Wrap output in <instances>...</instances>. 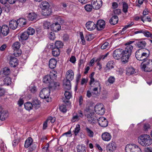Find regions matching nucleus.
<instances>
[{
	"mask_svg": "<svg viewBox=\"0 0 152 152\" xmlns=\"http://www.w3.org/2000/svg\"><path fill=\"white\" fill-rule=\"evenodd\" d=\"M102 138L103 140L104 141H109L111 140L112 136L110 133L105 132L102 134Z\"/></svg>",
	"mask_w": 152,
	"mask_h": 152,
	"instance_id": "18",
	"label": "nucleus"
},
{
	"mask_svg": "<svg viewBox=\"0 0 152 152\" xmlns=\"http://www.w3.org/2000/svg\"><path fill=\"white\" fill-rule=\"evenodd\" d=\"M1 31L4 36L7 35L9 32V27L7 25H4L1 28Z\"/></svg>",
	"mask_w": 152,
	"mask_h": 152,
	"instance_id": "22",
	"label": "nucleus"
},
{
	"mask_svg": "<svg viewBox=\"0 0 152 152\" xmlns=\"http://www.w3.org/2000/svg\"><path fill=\"white\" fill-rule=\"evenodd\" d=\"M49 88H45L41 90L40 92L39 96L42 99L49 98L50 93Z\"/></svg>",
	"mask_w": 152,
	"mask_h": 152,
	"instance_id": "6",
	"label": "nucleus"
},
{
	"mask_svg": "<svg viewBox=\"0 0 152 152\" xmlns=\"http://www.w3.org/2000/svg\"><path fill=\"white\" fill-rule=\"evenodd\" d=\"M91 4L93 9L98 10L102 6V0H92Z\"/></svg>",
	"mask_w": 152,
	"mask_h": 152,
	"instance_id": "11",
	"label": "nucleus"
},
{
	"mask_svg": "<svg viewBox=\"0 0 152 152\" xmlns=\"http://www.w3.org/2000/svg\"><path fill=\"white\" fill-rule=\"evenodd\" d=\"M85 130L87 133L88 135L90 137H92L94 136V132L88 127L85 128Z\"/></svg>",
	"mask_w": 152,
	"mask_h": 152,
	"instance_id": "42",
	"label": "nucleus"
},
{
	"mask_svg": "<svg viewBox=\"0 0 152 152\" xmlns=\"http://www.w3.org/2000/svg\"><path fill=\"white\" fill-rule=\"evenodd\" d=\"M108 81L110 83H113L115 81V78L114 76H111L108 79Z\"/></svg>",
	"mask_w": 152,
	"mask_h": 152,
	"instance_id": "58",
	"label": "nucleus"
},
{
	"mask_svg": "<svg viewBox=\"0 0 152 152\" xmlns=\"http://www.w3.org/2000/svg\"><path fill=\"white\" fill-rule=\"evenodd\" d=\"M49 75L50 77L51 80L54 81L57 78V72L56 70H53L50 72Z\"/></svg>",
	"mask_w": 152,
	"mask_h": 152,
	"instance_id": "35",
	"label": "nucleus"
},
{
	"mask_svg": "<svg viewBox=\"0 0 152 152\" xmlns=\"http://www.w3.org/2000/svg\"><path fill=\"white\" fill-rule=\"evenodd\" d=\"M64 95L67 99L65 100H63V102L65 103H68L69 102V99L72 96L71 93L69 91H66L64 93Z\"/></svg>",
	"mask_w": 152,
	"mask_h": 152,
	"instance_id": "40",
	"label": "nucleus"
},
{
	"mask_svg": "<svg viewBox=\"0 0 152 152\" xmlns=\"http://www.w3.org/2000/svg\"><path fill=\"white\" fill-rule=\"evenodd\" d=\"M86 147L82 144L77 145L76 147L77 152H86Z\"/></svg>",
	"mask_w": 152,
	"mask_h": 152,
	"instance_id": "28",
	"label": "nucleus"
},
{
	"mask_svg": "<svg viewBox=\"0 0 152 152\" xmlns=\"http://www.w3.org/2000/svg\"><path fill=\"white\" fill-rule=\"evenodd\" d=\"M50 45H53V46L59 49L62 48L64 45L63 43L60 41H57L56 42L55 44L53 43H51Z\"/></svg>",
	"mask_w": 152,
	"mask_h": 152,
	"instance_id": "34",
	"label": "nucleus"
},
{
	"mask_svg": "<svg viewBox=\"0 0 152 152\" xmlns=\"http://www.w3.org/2000/svg\"><path fill=\"white\" fill-rule=\"evenodd\" d=\"M48 86L50 90L58 89L59 88L60 83L58 82L54 83L53 81L52 84L48 85Z\"/></svg>",
	"mask_w": 152,
	"mask_h": 152,
	"instance_id": "29",
	"label": "nucleus"
},
{
	"mask_svg": "<svg viewBox=\"0 0 152 152\" xmlns=\"http://www.w3.org/2000/svg\"><path fill=\"white\" fill-rule=\"evenodd\" d=\"M134 24L133 22H132L130 24L126 26L124 28L122 29V31L120 32V34H124L125 33V31L128 28L130 27L131 26H132Z\"/></svg>",
	"mask_w": 152,
	"mask_h": 152,
	"instance_id": "48",
	"label": "nucleus"
},
{
	"mask_svg": "<svg viewBox=\"0 0 152 152\" xmlns=\"http://www.w3.org/2000/svg\"><path fill=\"white\" fill-rule=\"evenodd\" d=\"M126 72V73L127 75H132L134 73L135 70L133 67H130L127 69Z\"/></svg>",
	"mask_w": 152,
	"mask_h": 152,
	"instance_id": "43",
	"label": "nucleus"
},
{
	"mask_svg": "<svg viewBox=\"0 0 152 152\" xmlns=\"http://www.w3.org/2000/svg\"><path fill=\"white\" fill-rule=\"evenodd\" d=\"M142 69L145 72L152 71V60L147 59L144 61L141 64Z\"/></svg>",
	"mask_w": 152,
	"mask_h": 152,
	"instance_id": "4",
	"label": "nucleus"
},
{
	"mask_svg": "<svg viewBox=\"0 0 152 152\" xmlns=\"http://www.w3.org/2000/svg\"><path fill=\"white\" fill-rule=\"evenodd\" d=\"M95 74L94 72H92L90 75L89 78H90V80L89 82V84L91 85L92 84L93 82H94L95 79L94 78V76Z\"/></svg>",
	"mask_w": 152,
	"mask_h": 152,
	"instance_id": "53",
	"label": "nucleus"
},
{
	"mask_svg": "<svg viewBox=\"0 0 152 152\" xmlns=\"http://www.w3.org/2000/svg\"><path fill=\"white\" fill-rule=\"evenodd\" d=\"M2 73V75L3 77L5 76L8 75L10 72V70L8 67H5L3 68L2 71L1 72Z\"/></svg>",
	"mask_w": 152,
	"mask_h": 152,
	"instance_id": "38",
	"label": "nucleus"
},
{
	"mask_svg": "<svg viewBox=\"0 0 152 152\" xmlns=\"http://www.w3.org/2000/svg\"><path fill=\"white\" fill-rule=\"evenodd\" d=\"M91 87L99 88V90L101 89L100 84L98 80H95L94 82H93L92 84H89Z\"/></svg>",
	"mask_w": 152,
	"mask_h": 152,
	"instance_id": "37",
	"label": "nucleus"
},
{
	"mask_svg": "<svg viewBox=\"0 0 152 152\" xmlns=\"http://www.w3.org/2000/svg\"><path fill=\"white\" fill-rule=\"evenodd\" d=\"M150 54L149 51L147 49H140L137 50L135 54L136 58L139 61L145 60L148 57Z\"/></svg>",
	"mask_w": 152,
	"mask_h": 152,
	"instance_id": "3",
	"label": "nucleus"
},
{
	"mask_svg": "<svg viewBox=\"0 0 152 152\" xmlns=\"http://www.w3.org/2000/svg\"><path fill=\"white\" fill-rule=\"evenodd\" d=\"M84 61L83 60L81 59L78 63L79 68H83L84 66Z\"/></svg>",
	"mask_w": 152,
	"mask_h": 152,
	"instance_id": "60",
	"label": "nucleus"
},
{
	"mask_svg": "<svg viewBox=\"0 0 152 152\" xmlns=\"http://www.w3.org/2000/svg\"><path fill=\"white\" fill-rule=\"evenodd\" d=\"M108 43V42H105L101 46V48L102 49H104L107 48Z\"/></svg>",
	"mask_w": 152,
	"mask_h": 152,
	"instance_id": "63",
	"label": "nucleus"
},
{
	"mask_svg": "<svg viewBox=\"0 0 152 152\" xmlns=\"http://www.w3.org/2000/svg\"><path fill=\"white\" fill-rule=\"evenodd\" d=\"M138 142L143 146H147L152 143V140L150 136L146 134H142L138 138Z\"/></svg>",
	"mask_w": 152,
	"mask_h": 152,
	"instance_id": "2",
	"label": "nucleus"
},
{
	"mask_svg": "<svg viewBox=\"0 0 152 152\" xmlns=\"http://www.w3.org/2000/svg\"><path fill=\"white\" fill-rule=\"evenodd\" d=\"M9 26L10 28L15 30L18 26L17 21L11 20L9 22Z\"/></svg>",
	"mask_w": 152,
	"mask_h": 152,
	"instance_id": "26",
	"label": "nucleus"
},
{
	"mask_svg": "<svg viewBox=\"0 0 152 152\" xmlns=\"http://www.w3.org/2000/svg\"><path fill=\"white\" fill-rule=\"evenodd\" d=\"M95 112L98 114L103 115L105 113V109L104 105L102 103H98L94 107Z\"/></svg>",
	"mask_w": 152,
	"mask_h": 152,
	"instance_id": "5",
	"label": "nucleus"
},
{
	"mask_svg": "<svg viewBox=\"0 0 152 152\" xmlns=\"http://www.w3.org/2000/svg\"><path fill=\"white\" fill-rule=\"evenodd\" d=\"M80 130V125L77 124L75 128V130L73 131V132L75 134V135H77Z\"/></svg>",
	"mask_w": 152,
	"mask_h": 152,
	"instance_id": "52",
	"label": "nucleus"
},
{
	"mask_svg": "<svg viewBox=\"0 0 152 152\" xmlns=\"http://www.w3.org/2000/svg\"><path fill=\"white\" fill-rule=\"evenodd\" d=\"M74 74L73 71L69 69L67 71L66 75V78L67 79L72 80L74 78Z\"/></svg>",
	"mask_w": 152,
	"mask_h": 152,
	"instance_id": "20",
	"label": "nucleus"
},
{
	"mask_svg": "<svg viewBox=\"0 0 152 152\" xmlns=\"http://www.w3.org/2000/svg\"><path fill=\"white\" fill-rule=\"evenodd\" d=\"M135 44L138 48H141L140 49H143L146 46V43L145 41L136 40Z\"/></svg>",
	"mask_w": 152,
	"mask_h": 152,
	"instance_id": "14",
	"label": "nucleus"
},
{
	"mask_svg": "<svg viewBox=\"0 0 152 152\" xmlns=\"http://www.w3.org/2000/svg\"><path fill=\"white\" fill-rule=\"evenodd\" d=\"M53 81V80H51L50 77L48 75L45 76L43 79V82L46 83H48L49 85L52 84Z\"/></svg>",
	"mask_w": 152,
	"mask_h": 152,
	"instance_id": "30",
	"label": "nucleus"
},
{
	"mask_svg": "<svg viewBox=\"0 0 152 152\" xmlns=\"http://www.w3.org/2000/svg\"><path fill=\"white\" fill-rule=\"evenodd\" d=\"M32 103L33 108H34L35 109H37L40 107V102L38 99L35 98L33 99Z\"/></svg>",
	"mask_w": 152,
	"mask_h": 152,
	"instance_id": "27",
	"label": "nucleus"
},
{
	"mask_svg": "<svg viewBox=\"0 0 152 152\" xmlns=\"http://www.w3.org/2000/svg\"><path fill=\"white\" fill-rule=\"evenodd\" d=\"M148 13L149 12L148 11V9L147 8H145L143 12V15L141 16V20L143 23H144V21L143 18L145 16L148 15Z\"/></svg>",
	"mask_w": 152,
	"mask_h": 152,
	"instance_id": "47",
	"label": "nucleus"
},
{
	"mask_svg": "<svg viewBox=\"0 0 152 152\" xmlns=\"http://www.w3.org/2000/svg\"><path fill=\"white\" fill-rule=\"evenodd\" d=\"M20 47V44L18 42H15L12 46V48L14 50V54L16 56H19L21 54V52L19 48Z\"/></svg>",
	"mask_w": 152,
	"mask_h": 152,
	"instance_id": "7",
	"label": "nucleus"
},
{
	"mask_svg": "<svg viewBox=\"0 0 152 152\" xmlns=\"http://www.w3.org/2000/svg\"><path fill=\"white\" fill-rule=\"evenodd\" d=\"M51 13V10L48 8L47 9L42 10V14L44 16H47L50 15Z\"/></svg>",
	"mask_w": 152,
	"mask_h": 152,
	"instance_id": "33",
	"label": "nucleus"
},
{
	"mask_svg": "<svg viewBox=\"0 0 152 152\" xmlns=\"http://www.w3.org/2000/svg\"><path fill=\"white\" fill-rule=\"evenodd\" d=\"M144 32L143 33V34L144 36L147 37H150L151 38H152V34L147 31L145 30H144Z\"/></svg>",
	"mask_w": 152,
	"mask_h": 152,
	"instance_id": "55",
	"label": "nucleus"
},
{
	"mask_svg": "<svg viewBox=\"0 0 152 152\" xmlns=\"http://www.w3.org/2000/svg\"><path fill=\"white\" fill-rule=\"evenodd\" d=\"M118 6V4L116 2H113L112 4V8L113 9H115Z\"/></svg>",
	"mask_w": 152,
	"mask_h": 152,
	"instance_id": "64",
	"label": "nucleus"
},
{
	"mask_svg": "<svg viewBox=\"0 0 152 152\" xmlns=\"http://www.w3.org/2000/svg\"><path fill=\"white\" fill-rule=\"evenodd\" d=\"M90 89L94 94L97 96H99L100 92V90H99V88L91 87Z\"/></svg>",
	"mask_w": 152,
	"mask_h": 152,
	"instance_id": "39",
	"label": "nucleus"
},
{
	"mask_svg": "<svg viewBox=\"0 0 152 152\" xmlns=\"http://www.w3.org/2000/svg\"><path fill=\"white\" fill-rule=\"evenodd\" d=\"M0 148L1 150H3L4 151L7 149L6 147L3 142L1 143L0 145Z\"/></svg>",
	"mask_w": 152,
	"mask_h": 152,
	"instance_id": "59",
	"label": "nucleus"
},
{
	"mask_svg": "<svg viewBox=\"0 0 152 152\" xmlns=\"http://www.w3.org/2000/svg\"><path fill=\"white\" fill-rule=\"evenodd\" d=\"M24 106L26 110L29 111L32 109L33 108L32 104L29 102L25 103Z\"/></svg>",
	"mask_w": 152,
	"mask_h": 152,
	"instance_id": "41",
	"label": "nucleus"
},
{
	"mask_svg": "<svg viewBox=\"0 0 152 152\" xmlns=\"http://www.w3.org/2000/svg\"><path fill=\"white\" fill-rule=\"evenodd\" d=\"M27 14L28 19L29 21H33L36 20L37 15L34 12L28 13Z\"/></svg>",
	"mask_w": 152,
	"mask_h": 152,
	"instance_id": "24",
	"label": "nucleus"
},
{
	"mask_svg": "<svg viewBox=\"0 0 152 152\" xmlns=\"http://www.w3.org/2000/svg\"><path fill=\"white\" fill-rule=\"evenodd\" d=\"M118 21V18L117 16L115 15L113 16L109 20L110 23L112 25H114L116 24Z\"/></svg>",
	"mask_w": 152,
	"mask_h": 152,
	"instance_id": "31",
	"label": "nucleus"
},
{
	"mask_svg": "<svg viewBox=\"0 0 152 152\" xmlns=\"http://www.w3.org/2000/svg\"><path fill=\"white\" fill-rule=\"evenodd\" d=\"M18 61L16 58L12 56L10 57V64L11 67H16L18 65Z\"/></svg>",
	"mask_w": 152,
	"mask_h": 152,
	"instance_id": "16",
	"label": "nucleus"
},
{
	"mask_svg": "<svg viewBox=\"0 0 152 152\" xmlns=\"http://www.w3.org/2000/svg\"><path fill=\"white\" fill-rule=\"evenodd\" d=\"M116 148V145L115 142L112 141L107 146L106 149L107 152H113Z\"/></svg>",
	"mask_w": 152,
	"mask_h": 152,
	"instance_id": "10",
	"label": "nucleus"
},
{
	"mask_svg": "<svg viewBox=\"0 0 152 152\" xmlns=\"http://www.w3.org/2000/svg\"><path fill=\"white\" fill-rule=\"evenodd\" d=\"M99 124L101 127H107L108 123L107 119L103 117H100L98 119H97Z\"/></svg>",
	"mask_w": 152,
	"mask_h": 152,
	"instance_id": "8",
	"label": "nucleus"
},
{
	"mask_svg": "<svg viewBox=\"0 0 152 152\" xmlns=\"http://www.w3.org/2000/svg\"><path fill=\"white\" fill-rule=\"evenodd\" d=\"M133 49L132 45L127 46L124 50L120 48L116 49L113 53V57L116 60L121 58L122 62L125 64L128 62Z\"/></svg>",
	"mask_w": 152,
	"mask_h": 152,
	"instance_id": "1",
	"label": "nucleus"
},
{
	"mask_svg": "<svg viewBox=\"0 0 152 152\" xmlns=\"http://www.w3.org/2000/svg\"><path fill=\"white\" fill-rule=\"evenodd\" d=\"M28 33L25 31L22 33L20 34V38H28L29 36L28 35Z\"/></svg>",
	"mask_w": 152,
	"mask_h": 152,
	"instance_id": "57",
	"label": "nucleus"
},
{
	"mask_svg": "<svg viewBox=\"0 0 152 152\" xmlns=\"http://www.w3.org/2000/svg\"><path fill=\"white\" fill-rule=\"evenodd\" d=\"M59 109L63 113H66V107L65 105H61Z\"/></svg>",
	"mask_w": 152,
	"mask_h": 152,
	"instance_id": "56",
	"label": "nucleus"
},
{
	"mask_svg": "<svg viewBox=\"0 0 152 152\" xmlns=\"http://www.w3.org/2000/svg\"><path fill=\"white\" fill-rule=\"evenodd\" d=\"M37 88L36 86H31L30 89V91L33 94L35 93L37 91Z\"/></svg>",
	"mask_w": 152,
	"mask_h": 152,
	"instance_id": "61",
	"label": "nucleus"
},
{
	"mask_svg": "<svg viewBox=\"0 0 152 152\" xmlns=\"http://www.w3.org/2000/svg\"><path fill=\"white\" fill-rule=\"evenodd\" d=\"M33 142L32 139L31 137H28L26 140L24 146L27 148L30 146L32 144Z\"/></svg>",
	"mask_w": 152,
	"mask_h": 152,
	"instance_id": "32",
	"label": "nucleus"
},
{
	"mask_svg": "<svg viewBox=\"0 0 152 152\" xmlns=\"http://www.w3.org/2000/svg\"><path fill=\"white\" fill-rule=\"evenodd\" d=\"M113 61H109L107 64L106 67L109 70L111 69L114 68L113 67Z\"/></svg>",
	"mask_w": 152,
	"mask_h": 152,
	"instance_id": "51",
	"label": "nucleus"
},
{
	"mask_svg": "<svg viewBox=\"0 0 152 152\" xmlns=\"http://www.w3.org/2000/svg\"><path fill=\"white\" fill-rule=\"evenodd\" d=\"M43 26L45 29H48L50 27H51V23L47 21H45L44 22Z\"/></svg>",
	"mask_w": 152,
	"mask_h": 152,
	"instance_id": "45",
	"label": "nucleus"
},
{
	"mask_svg": "<svg viewBox=\"0 0 152 152\" xmlns=\"http://www.w3.org/2000/svg\"><path fill=\"white\" fill-rule=\"evenodd\" d=\"M18 26L20 27H24L27 23V20L24 18H20L17 21Z\"/></svg>",
	"mask_w": 152,
	"mask_h": 152,
	"instance_id": "19",
	"label": "nucleus"
},
{
	"mask_svg": "<svg viewBox=\"0 0 152 152\" xmlns=\"http://www.w3.org/2000/svg\"><path fill=\"white\" fill-rule=\"evenodd\" d=\"M4 84L8 85L11 83V79L9 77H7L4 78Z\"/></svg>",
	"mask_w": 152,
	"mask_h": 152,
	"instance_id": "46",
	"label": "nucleus"
},
{
	"mask_svg": "<svg viewBox=\"0 0 152 152\" xmlns=\"http://www.w3.org/2000/svg\"><path fill=\"white\" fill-rule=\"evenodd\" d=\"M93 8V5L90 4H87L85 6V9L87 12H91Z\"/></svg>",
	"mask_w": 152,
	"mask_h": 152,
	"instance_id": "49",
	"label": "nucleus"
},
{
	"mask_svg": "<svg viewBox=\"0 0 152 152\" xmlns=\"http://www.w3.org/2000/svg\"><path fill=\"white\" fill-rule=\"evenodd\" d=\"M128 4L125 2H123V12L124 13H126L128 12Z\"/></svg>",
	"mask_w": 152,
	"mask_h": 152,
	"instance_id": "44",
	"label": "nucleus"
},
{
	"mask_svg": "<svg viewBox=\"0 0 152 152\" xmlns=\"http://www.w3.org/2000/svg\"><path fill=\"white\" fill-rule=\"evenodd\" d=\"M71 80L66 79L63 81V86L64 88L67 90H70L71 88L70 81Z\"/></svg>",
	"mask_w": 152,
	"mask_h": 152,
	"instance_id": "23",
	"label": "nucleus"
},
{
	"mask_svg": "<svg viewBox=\"0 0 152 152\" xmlns=\"http://www.w3.org/2000/svg\"><path fill=\"white\" fill-rule=\"evenodd\" d=\"M49 4L48 3L45 1L42 2L40 4V7L42 10L47 9L49 8Z\"/></svg>",
	"mask_w": 152,
	"mask_h": 152,
	"instance_id": "36",
	"label": "nucleus"
},
{
	"mask_svg": "<svg viewBox=\"0 0 152 152\" xmlns=\"http://www.w3.org/2000/svg\"><path fill=\"white\" fill-rule=\"evenodd\" d=\"M28 33V35L29 36L30 35H32L35 33V30L31 27H29L26 31Z\"/></svg>",
	"mask_w": 152,
	"mask_h": 152,
	"instance_id": "50",
	"label": "nucleus"
},
{
	"mask_svg": "<svg viewBox=\"0 0 152 152\" xmlns=\"http://www.w3.org/2000/svg\"><path fill=\"white\" fill-rule=\"evenodd\" d=\"M49 147V144L47 143L42 149L43 152H46L48 150V148Z\"/></svg>",
	"mask_w": 152,
	"mask_h": 152,
	"instance_id": "62",
	"label": "nucleus"
},
{
	"mask_svg": "<svg viewBox=\"0 0 152 152\" xmlns=\"http://www.w3.org/2000/svg\"><path fill=\"white\" fill-rule=\"evenodd\" d=\"M57 64V61L54 58L50 59L49 62V67L51 69H53L56 66Z\"/></svg>",
	"mask_w": 152,
	"mask_h": 152,
	"instance_id": "25",
	"label": "nucleus"
},
{
	"mask_svg": "<svg viewBox=\"0 0 152 152\" xmlns=\"http://www.w3.org/2000/svg\"><path fill=\"white\" fill-rule=\"evenodd\" d=\"M61 28V26L58 23H53L51 25V29L52 31L55 32L59 31Z\"/></svg>",
	"mask_w": 152,
	"mask_h": 152,
	"instance_id": "21",
	"label": "nucleus"
},
{
	"mask_svg": "<svg viewBox=\"0 0 152 152\" xmlns=\"http://www.w3.org/2000/svg\"><path fill=\"white\" fill-rule=\"evenodd\" d=\"M137 146L134 144L127 145L125 147L126 152H133Z\"/></svg>",
	"mask_w": 152,
	"mask_h": 152,
	"instance_id": "17",
	"label": "nucleus"
},
{
	"mask_svg": "<svg viewBox=\"0 0 152 152\" xmlns=\"http://www.w3.org/2000/svg\"><path fill=\"white\" fill-rule=\"evenodd\" d=\"M105 22L102 20H98L96 24V28L98 31L102 30L104 29L105 27Z\"/></svg>",
	"mask_w": 152,
	"mask_h": 152,
	"instance_id": "9",
	"label": "nucleus"
},
{
	"mask_svg": "<svg viewBox=\"0 0 152 152\" xmlns=\"http://www.w3.org/2000/svg\"><path fill=\"white\" fill-rule=\"evenodd\" d=\"M86 27L89 31H91L96 28V24L92 21H89L86 24Z\"/></svg>",
	"mask_w": 152,
	"mask_h": 152,
	"instance_id": "15",
	"label": "nucleus"
},
{
	"mask_svg": "<svg viewBox=\"0 0 152 152\" xmlns=\"http://www.w3.org/2000/svg\"><path fill=\"white\" fill-rule=\"evenodd\" d=\"M53 45H49V48L52 50V54L55 57L58 56L60 53V49L56 48Z\"/></svg>",
	"mask_w": 152,
	"mask_h": 152,
	"instance_id": "12",
	"label": "nucleus"
},
{
	"mask_svg": "<svg viewBox=\"0 0 152 152\" xmlns=\"http://www.w3.org/2000/svg\"><path fill=\"white\" fill-rule=\"evenodd\" d=\"M0 120L2 121H4L7 118L9 115V113L6 110H4L1 108L0 111Z\"/></svg>",
	"mask_w": 152,
	"mask_h": 152,
	"instance_id": "13",
	"label": "nucleus"
},
{
	"mask_svg": "<svg viewBox=\"0 0 152 152\" xmlns=\"http://www.w3.org/2000/svg\"><path fill=\"white\" fill-rule=\"evenodd\" d=\"M97 119L95 117H94L93 116L92 118H89L88 119V120L89 123L93 124L96 122V121H97Z\"/></svg>",
	"mask_w": 152,
	"mask_h": 152,
	"instance_id": "54",
	"label": "nucleus"
}]
</instances>
